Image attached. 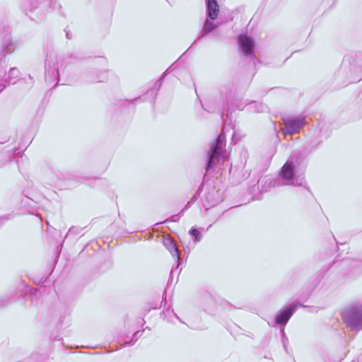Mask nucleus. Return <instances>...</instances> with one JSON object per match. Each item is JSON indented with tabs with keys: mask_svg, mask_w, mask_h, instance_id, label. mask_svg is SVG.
Here are the masks:
<instances>
[{
	"mask_svg": "<svg viewBox=\"0 0 362 362\" xmlns=\"http://www.w3.org/2000/svg\"><path fill=\"white\" fill-rule=\"evenodd\" d=\"M283 122L284 127L281 129L285 135L298 133L305 123L303 117H286Z\"/></svg>",
	"mask_w": 362,
	"mask_h": 362,
	"instance_id": "obj_4",
	"label": "nucleus"
},
{
	"mask_svg": "<svg viewBox=\"0 0 362 362\" xmlns=\"http://www.w3.org/2000/svg\"><path fill=\"white\" fill-rule=\"evenodd\" d=\"M196 200H197V197H196V195H194V197L191 199V200L187 202V204H186L185 207L182 209L181 213H182L185 210L187 209L189 207L190 204L192 202H194Z\"/></svg>",
	"mask_w": 362,
	"mask_h": 362,
	"instance_id": "obj_17",
	"label": "nucleus"
},
{
	"mask_svg": "<svg viewBox=\"0 0 362 362\" xmlns=\"http://www.w3.org/2000/svg\"><path fill=\"white\" fill-rule=\"evenodd\" d=\"M238 44L245 56L253 55L254 41L251 37L246 35H241L238 37Z\"/></svg>",
	"mask_w": 362,
	"mask_h": 362,
	"instance_id": "obj_6",
	"label": "nucleus"
},
{
	"mask_svg": "<svg viewBox=\"0 0 362 362\" xmlns=\"http://www.w3.org/2000/svg\"><path fill=\"white\" fill-rule=\"evenodd\" d=\"M295 165L292 161H287L281 168V176L286 180H291L293 176Z\"/></svg>",
	"mask_w": 362,
	"mask_h": 362,
	"instance_id": "obj_8",
	"label": "nucleus"
},
{
	"mask_svg": "<svg viewBox=\"0 0 362 362\" xmlns=\"http://www.w3.org/2000/svg\"><path fill=\"white\" fill-rule=\"evenodd\" d=\"M300 306L305 307V305L296 302L291 304L286 308L280 310L275 316L276 324L280 326H285L293 314Z\"/></svg>",
	"mask_w": 362,
	"mask_h": 362,
	"instance_id": "obj_5",
	"label": "nucleus"
},
{
	"mask_svg": "<svg viewBox=\"0 0 362 362\" xmlns=\"http://www.w3.org/2000/svg\"><path fill=\"white\" fill-rule=\"evenodd\" d=\"M125 344H127V345H131V344H132L130 341H127V342H125Z\"/></svg>",
	"mask_w": 362,
	"mask_h": 362,
	"instance_id": "obj_23",
	"label": "nucleus"
},
{
	"mask_svg": "<svg viewBox=\"0 0 362 362\" xmlns=\"http://www.w3.org/2000/svg\"><path fill=\"white\" fill-rule=\"evenodd\" d=\"M1 47L6 54L11 53L15 49V45L12 42L11 37L9 33L6 34L1 44Z\"/></svg>",
	"mask_w": 362,
	"mask_h": 362,
	"instance_id": "obj_9",
	"label": "nucleus"
},
{
	"mask_svg": "<svg viewBox=\"0 0 362 362\" xmlns=\"http://www.w3.org/2000/svg\"><path fill=\"white\" fill-rule=\"evenodd\" d=\"M64 62V59L58 55L49 56L45 62V78L52 83L59 81V71Z\"/></svg>",
	"mask_w": 362,
	"mask_h": 362,
	"instance_id": "obj_3",
	"label": "nucleus"
},
{
	"mask_svg": "<svg viewBox=\"0 0 362 362\" xmlns=\"http://www.w3.org/2000/svg\"><path fill=\"white\" fill-rule=\"evenodd\" d=\"M206 10L208 17L211 20L216 19L219 12V6L216 0H207Z\"/></svg>",
	"mask_w": 362,
	"mask_h": 362,
	"instance_id": "obj_7",
	"label": "nucleus"
},
{
	"mask_svg": "<svg viewBox=\"0 0 362 362\" xmlns=\"http://www.w3.org/2000/svg\"><path fill=\"white\" fill-rule=\"evenodd\" d=\"M305 183V181L304 180V179L301 178L299 180H296L291 181L290 182L282 183L281 185H293L303 186Z\"/></svg>",
	"mask_w": 362,
	"mask_h": 362,
	"instance_id": "obj_14",
	"label": "nucleus"
},
{
	"mask_svg": "<svg viewBox=\"0 0 362 362\" xmlns=\"http://www.w3.org/2000/svg\"><path fill=\"white\" fill-rule=\"evenodd\" d=\"M180 218V214H175V215L172 216L170 219H166L164 222L165 223L169 221H173V222H177L179 221Z\"/></svg>",
	"mask_w": 362,
	"mask_h": 362,
	"instance_id": "obj_16",
	"label": "nucleus"
},
{
	"mask_svg": "<svg viewBox=\"0 0 362 362\" xmlns=\"http://www.w3.org/2000/svg\"><path fill=\"white\" fill-rule=\"evenodd\" d=\"M29 79L30 80V84H33V79L31 76H29Z\"/></svg>",
	"mask_w": 362,
	"mask_h": 362,
	"instance_id": "obj_22",
	"label": "nucleus"
},
{
	"mask_svg": "<svg viewBox=\"0 0 362 362\" xmlns=\"http://www.w3.org/2000/svg\"><path fill=\"white\" fill-rule=\"evenodd\" d=\"M189 234L192 236L194 237L195 242H199L202 239V234H201V233L199 230H197L196 228H192L189 230Z\"/></svg>",
	"mask_w": 362,
	"mask_h": 362,
	"instance_id": "obj_13",
	"label": "nucleus"
},
{
	"mask_svg": "<svg viewBox=\"0 0 362 362\" xmlns=\"http://www.w3.org/2000/svg\"><path fill=\"white\" fill-rule=\"evenodd\" d=\"M163 243L168 250L170 252L171 255L175 257L177 262H179L180 259V252L175 243L170 238L165 239Z\"/></svg>",
	"mask_w": 362,
	"mask_h": 362,
	"instance_id": "obj_10",
	"label": "nucleus"
},
{
	"mask_svg": "<svg viewBox=\"0 0 362 362\" xmlns=\"http://www.w3.org/2000/svg\"><path fill=\"white\" fill-rule=\"evenodd\" d=\"M258 106L256 111L257 112H262L264 110V106L262 104H256V103H251L250 104V109H253L255 107Z\"/></svg>",
	"mask_w": 362,
	"mask_h": 362,
	"instance_id": "obj_15",
	"label": "nucleus"
},
{
	"mask_svg": "<svg viewBox=\"0 0 362 362\" xmlns=\"http://www.w3.org/2000/svg\"><path fill=\"white\" fill-rule=\"evenodd\" d=\"M213 204H209L207 202H205L204 203V206L205 207L206 210H208L209 207H211Z\"/></svg>",
	"mask_w": 362,
	"mask_h": 362,
	"instance_id": "obj_18",
	"label": "nucleus"
},
{
	"mask_svg": "<svg viewBox=\"0 0 362 362\" xmlns=\"http://www.w3.org/2000/svg\"><path fill=\"white\" fill-rule=\"evenodd\" d=\"M224 129L225 128L223 129L222 133L219 134L216 140L211 143L210 146V148L207 154V171L215 165L223 164L228 158V153L225 148L226 135Z\"/></svg>",
	"mask_w": 362,
	"mask_h": 362,
	"instance_id": "obj_1",
	"label": "nucleus"
},
{
	"mask_svg": "<svg viewBox=\"0 0 362 362\" xmlns=\"http://www.w3.org/2000/svg\"><path fill=\"white\" fill-rule=\"evenodd\" d=\"M282 340H283L284 349L286 350V340H287V339L285 337L284 334L282 337Z\"/></svg>",
	"mask_w": 362,
	"mask_h": 362,
	"instance_id": "obj_20",
	"label": "nucleus"
},
{
	"mask_svg": "<svg viewBox=\"0 0 362 362\" xmlns=\"http://www.w3.org/2000/svg\"><path fill=\"white\" fill-rule=\"evenodd\" d=\"M19 75H20V71L17 68L13 67L11 69H10L8 75L7 81L9 83L15 84L16 83L17 78L19 76Z\"/></svg>",
	"mask_w": 362,
	"mask_h": 362,
	"instance_id": "obj_12",
	"label": "nucleus"
},
{
	"mask_svg": "<svg viewBox=\"0 0 362 362\" xmlns=\"http://www.w3.org/2000/svg\"><path fill=\"white\" fill-rule=\"evenodd\" d=\"M141 336V334H140V332L138 331V332H136L134 334V337L136 338L135 339V341L137 340L138 337Z\"/></svg>",
	"mask_w": 362,
	"mask_h": 362,
	"instance_id": "obj_19",
	"label": "nucleus"
},
{
	"mask_svg": "<svg viewBox=\"0 0 362 362\" xmlns=\"http://www.w3.org/2000/svg\"><path fill=\"white\" fill-rule=\"evenodd\" d=\"M6 88V85L0 84V92H1Z\"/></svg>",
	"mask_w": 362,
	"mask_h": 362,
	"instance_id": "obj_21",
	"label": "nucleus"
},
{
	"mask_svg": "<svg viewBox=\"0 0 362 362\" xmlns=\"http://www.w3.org/2000/svg\"><path fill=\"white\" fill-rule=\"evenodd\" d=\"M217 25L211 22L209 19H206L203 27V30L202 31V34L200 35L201 37H204L205 35H207L210 32L213 31L216 29Z\"/></svg>",
	"mask_w": 362,
	"mask_h": 362,
	"instance_id": "obj_11",
	"label": "nucleus"
},
{
	"mask_svg": "<svg viewBox=\"0 0 362 362\" xmlns=\"http://www.w3.org/2000/svg\"><path fill=\"white\" fill-rule=\"evenodd\" d=\"M342 317L346 326L353 331L362 329V306L354 305L345 309Z\"/></svg>",
	"mask_w": 362,
	"mask_h": 362,
	"instance_id": "obj_2",
	"label": "nucleus"
}]
</instances>
